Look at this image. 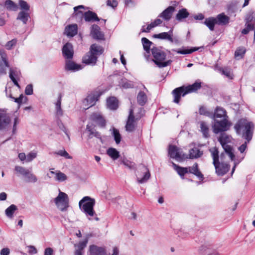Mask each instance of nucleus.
<instances>
[{
  "mask_svg": "<svg viewBox=\"0 0 255 255\" xmlns=\"http://www.w3.org/2000/svg\"><path fill=\"white\" fill-rule=\"evenodd\" d=\"M83 67L81 65L74 62L71 59L66 60L65 69L66 71L76 72L81 70Z\"/></svg>",
  "mask_w": 255,
  "mask_h": 255,
  "instance_id": "4468645a",
  "label": "nucleus"
},
{
  "mask_svg": "<svg viewBox=\"0 0 255 255\" xmlns=\"http://www.w3.org/2000/svg\"><path fill=\"white\" fill-rule=\"evenodd\" d=\"M231 136L228 135L226 133H222L218 138V140L224 148L225 153L228 155L232 161H234V166L233 167L232 173L234 172L236 165L239 164L244 158V155H243L240 159H236L235 155L233 152L232 147L228 144L232 141Z\"/></svg>",
  "mask_w": 255,
  "mask_h": 255,
  "instance_id": "f257e3e1",
  "label": "nucleus"
},
{
  "mask_svg": "<svg viewBox=\"0 0 255 255\" xmlns=\"http://www.w3.org/2000/svg\"><path fill=\"white\" fill-rule=\"evenodd\" d=\"M78 26L76 24L69 25L65 27V34L68 37H73L77 34Z\"/></svg>",
  "mask_w": 255,
  "mask_h": 255,
  "instance_id": "393cba45",
  "label": "nucleus"
},
{
  "mask_svg": "<svg viewBox=\"0 0 255 255\" xmlns=\"http://www.w3.org/2000/svg\"><path fill=\"white\" fill-rule=\"evenodd\" d=\"M203 154V151L198 147H194L189 151V157L190 159H196L200 157Z\"/></svg>",
  "mask_w": 255,
  "mask_h": 255,
  "instance_id": "c85d7f7f",
  "label": "nucleus"
},
{
  "mask_svg": "<svg viewBox=\"0 0 255 255\" xmlns=\"http://www.w3.org/2000/svg\"><path fill=\"white\" fill-rule=\"evenodd\" d=\"M221 71L222 72V73L226 77L230 79L232 78V74L230 69L228 68H223L221 69Z\"/></svg>",
  "mask_w": 255,
  "mask_h": 255,
  "instance_id": "0e129e2a",
  "label": "nucleus"
},
{
  "mask_svg": "<svg viewBox=\"0 0 255 255\" xmlns=\"http://www.w3.org/2000/svg\"><path fill=\"white\" fill-rule=\"evenodd\" d=\"M19 5L21 9H23V10H24L26 11H28L29 10V5L27 4V3L26 1H24V0H20L19 1Z\"/></svg>",
  "mask_w": 255,
  "mask_h": 255,
  "instance_id": "69168bd1",
  "label": "nucleus"
},
{
  "mask_svg": "<svg viewBox=\"0 0 255 255\" xmlns=\"http://www.w3.org/2000/svg\"><path fill=\"white\" fill-rule=\"evenodd\" d=\"M147 96L145 93L143 92L140 91L137 96V101L138 103L141 106H143L147 102Z\"/></svg>",
  "mask_w": 255,
  "mask_h": 255,
  "instance_id": "c03bdc74",
  "label": "nucleus"
},
{
  "mask_svg": "<svg viewBox=\"0 0 255 255\" xmlns=\"http://www.w3.org/2000/svg\"><path fill=\"white\" fill-rule=\"evenodd\" d=\"M54 154L64 157L66 159H72V158L65 149L56 151L54 152Z\"/></svg>",
  "mask_w": 255,
  "mask_h": 255,
  "instance_id": "13d9d810",
  "label": "nucleus"
},
{
  "mask_svg": "<svg viewBox=\"0 0 255 255\" xmlns=\"http://www.w3.org/2000/svg\"><path fill=\"white\" fill-rule=\"evenodd\" d=\"M63 56L66 60L72 59L74 55L73 47L70 43L64 44L62 49Z\"/></svg>",
  "mask_w": 255,
  "mask_h": 255,
  "instance_id": "f8f14e48",
  "label": "nucleus"
},
{
  "mask_svg": "<svg viewBox=\"0 0 255 255\" xmlns=\"http://www.w3.org/2000/svg\"><path fill=\"white\" fill-rule=\"evenodd\" d=\"M84 8V6L82 5L74 7V12L73 13V16L75 17L77 21H81L84 18V12L80 10Z\"/></svg>",
  "mask_w": 255,
  "mask_h": 255,
  "instance_id": "a878e982",
  "label": "nucleus"
},
{
  "mask_svg": "<svg viewBox=\"0 0 255 255\" xmlns=\"http://www.w3.org/2000/svg\"><path fill=\"white\" fill-rule=\"evenodd\" d=\"M214 118L215 119H228L226 111L223 108L220 107H217L216 109L214 114Z\"/></svg>",
  "mask_w": 255,
  "mask_h": 255,
  "instance_id": "c756f323",
  "label": "nucleus"
},
{
  "mask_svg": "<svg viewBox=\"0 0 255 255\" xmlns=\"http://www.w3.org/2000/svg\"><path fill=\"white\" fill-rule=\"evenodd\" d=\"M162 23V20L160 19H156L153 22H151L148 24L146 29H142V31L145 32H148L152 28Z\"/></svg>",
  "mask_w": 255,
  "mask_h": 255,
  "instance_id": "8fccbe9b",
  "label": "nucleus"
},
{
  "mask_svg": "<svg viewBox=\"0 0 255 255\" xmlns=\"http://www.w3.org/2000/svg\"><path fill=\"white\" fill-rule=\"evenodd\" d=\"M104 49L102 46L96 44H92L90 49V52L93 55H96L97 57L98 55L102 54Z\"/></svg>",
  "mask_w": 255,
  "mask_h": 255,
  "instance_id": "c9c22d12",
  "label": "nucleus"
},
{
  "mask_svg": "<svg viewBox=\"0 0 255 255\" xmlns=\"http://www.w3.org/2000/svg\"><path fill=\"white\" fill-rule=\"evenodd\" d=\"M189 15V13L187 9L186 8H182L178 11V12L176 15V18L177 20L180 21L182 19L187 17Z\"/></svg>",
  "mask_w": 255,
  "mask_h": 255,
  "instance_id": "de8ad7c7",
  "label": "nucleus"
},
{
  "mask_svg": "<svg viewBox=\"0 0 255 255\" xmlns=\"http://www.w3.org/2000/svg\"><path fill=\"white\" fill-rule=\"evenodd\" d=\"M225 156L224 153H222L220 155V161L216 163V164H214L216 173L219 176H222L225 174L229 170L230 165L223 161V159Z\"/></svg>",
  "mask_w": 255,
  "mask_h": 255,
  "instance_id": "9d476101",
  "label": "nucleus"
},
{
  "mask_svg": "<svg viewBox=\"0 0 255 255\" xmlns=\"http://www.w3.org/2000/svg\"><path fill=\"white\" fill-rule=\"evenodd\" d=\"M29 18V14L23 11H20L17 17V19L21 20L23 24H26Z\"/></svg>",
  "mask_w": 255,
  "mask_h": 255,
  "instance_id": "09e8293b",
  "label": "nucleus"
},
{
  "mask_svg": "<svg viewBox=\"0 0 255 255\" xmlns=\"http://www.w3.org/2000/svg\"><path fill=\"white\" fill-rule=\"evenodd\" d=\"M174 10V7L173 6H170L161 13L158 16L162 17L165 20L168 21L171 18L173 12Z\"/></svg>",
  "mask_w": 255,
  "mask_h": 255,
  "instance_id": "5701e85b",
  "label": "nucleus"
},
{
  "mask_svg": "<svg viewBox=\"0 0 255 255\" xmlns=\"http://www.w3.org/2000/svg\"><path fill=\"white\" fill-rule=\"evenodd\" d=\"M9 84L8 83L5 89V94L7 97L10 99L11 101L20 105L22 102V100L24 98V96L22 94L20 95L18 98H14L12 96L11 94V87L10 86Z\"/></svg>",
  "mask_w": 255,
  "mask_h": 255,
  "instance_id": "f3484780",
  "label": "nucleus"
},
{
  "mask_svg": "<svg viewBox=\"0 0 255 255\" xmlns=\"http://www.w3.org/2000/svg\"><path fill=\"white\" fill-rule=\"evenodd\" d=\"M168 154L171 158L175 159L177 161H181L188 158L187 156L183 153L180 149L175 145L169 146Z\"/></svg>",
  "mask_w": 255,
  "mask_h": 255,
  "instance_id": "1a4fd4ad",
  "label": "nucleus"
},
{
  "mask_svg": "<svg viewBox=\"0 0 255 255\" xmlns=\"http://www.w3.org/2000/svg\"><path fill=\"white\" fill-rule=\"evenodd\" d=\"M237 134H242L249 142L252 138L254 125L252 122L246 119H241L236 124L234 127Z\"/></svg>",
  "mask_w": 255,
  "mask_h": 255,
  "instance_id": "f03ea898",
  "label": "nucleus"
},
{
  "mask_svg": "<svg viewBox=\"0 0 255 255\" xmlns=\"http://www.w3.org/2000/svg\"><path fill=\"white\" fill-rule=\"evenodd\" d=\"M173 167L174 169L177 171L178 174L181 176H183L185 174L188 173V167H182L175 163L172 162Z\"/></svg>",
  "mask_w": 255,
  "mask_h": 255,
  "instance_id": "a19ab883",
  "label": "nucleus"
},
{
  "mask_svg": "<svg viewBox=\"0 0 255 255\" xmlns=\"http://www.w3.org/2000/svg\"><path fill=\"white\" fill-rule=\"evenodd\" d=\"M231 126V123L228 119H224L221 120L214 119L212 128L213 131L215 134L228 130Z\"/></svg>",
  "mask_w": 255,
  "mask_h": 255,
  "instance_id": "423d86ee",
  "label": "nucleus"
},
{
  "mask_svg": "<svg viewBox=\"0 0 255 255\" xmlns=\"http://www.w3.org/2000/svg\"><path fill=\"white\" fill-rule=\"evenodd\" d=\"M84 18L86 22H93L99 20V18L96 13L90 10L84 12Z\"/></svg>",
  "mask_w": 255,
  "mask_h": 255,
  "instance_id": "7c9ffc66",
  "label": "nucleus"
},
{
  "mask_svg": "<svg viewBox=\"0 0 255 255\" xmlns=\"http://www.w3.org/2000/svg\"><path fill=\"white\" fill-rule=\"evenodd\" d=\"M5 7L9 10H16L17 9V5L11 0H7L5 2Z\"/></svg>",
  "mask_w": 255,
  "mask_h": 255,
  "instance_id": "864d4df0",
  "label": "nucleus"
},
{
  "mask_svg": "<svg viewBox=\"0 0 255 255\" xmlns=\"http://www.w3.org/2000/svg\"><path fill=\"white\" fill-rule=\"evenodd\" d=\"M88 240L87 238L84 241L80 242L78 244H75V255H82V250L86 247Z\"/></svg>",
  "mask_w": 255,
  "mask_h": 255,
  "instance_id": "cd10ccee",
  "label": "nucleus"
},
{
  "mask_svg": "<svg viewBox=\"0 0 255 255\" xmlns=\"http://www.w3.org/2000/svg\"><path fill=\"white\" fill-rule=\"evenodd\" d=\"M16 42L17 40L15 39L9 41L5 45L6 48L8 50L11 49L12 47L16 44Z\"/></svg>",
  "mask_w": 255,
  "mask_h": 255,
  "instance_id": "774afa93",
  "label": "nucleus"
},
{
  "mask_svg": "<svg viewBox=\"0 0 255 255\" xmlns=\"http://www.w3.org/2000/svg\"><path fill=\"white\" fill-rule=\"evenodd\" d=\"M201 88V82L196 81L192 85L187 87H180L175 89L172 91V94L174 97L173 102L175 103H178L181 96L183 97L189 93L196 91Z\"/></svg>",
  "mask_w": 255,
  "mask_h": 255,
  "instance_id": "7ed1b4c3",
  "label": "nucleus"
},
{
  "mask_svg": "<svg viewBox=\"0 0 255 255\" xmlns=\"http://www.w3.org/2000/svg\"><path fill=\"white\" fill-rule=\"evenodd\" d=\"M120 85L125 89L132 88L134 87V83L131 81H129L127 79H122L119 82Z\"/></svg>",
  "mask_w": 255,
  "mask_h": 255,
  "instance_id": "a18cd8bd",
  "label": "nucleus"
},
{
  "mask_svg": "<svg viewBox=\"0 0 255 255\" xmlns=\"http://www.w3.org/2000/svg\"><path fill=\"white\" fill-rule=\"evenodd\" d=\"M91 119L101 127L105 126V120L99 113H94L91 116Z\"/></svg>",
  "mask_w": 255,
  "mask_h": 255,
  "instance_id": "b1692460",
  "label": "nucleus"
},
{
  "mask_svg": "<svg viewBox=\"0 0 255 255\" xmlns=\"http://www.w3.org/2000/svg\"><path fill=\"white\" fill-rule=\"evenodd\" d=\"M28 169L25 168L22 166H16L14 168V170L18 176L21 175L24 176L25 174L27 173Z\"/></svg>",
  "mask_w": 255,
  "mask_h": 255,
  "instance_id": "603ef678",
  "label": "nucleus"
},
{
  "mask_svg": "<svg viewBox=\"0 0 255 255\" xmlns=\"http://www.w3.org/2000/svg\"><path fill=\"white\" fill-rule=\"evenodd\" d=\"M10 119L4 111L0 110V130L6 129L10 123Z\"/></svg>",
  "mask_w": 255,
  "mask_h": 255,
  "instance_id": "9b49d317",
  "label": "nucleus"
},
{
  "mask_svg": "<svg viewBox=\"0 0 255 255\" xmlns=\"http://www.w3.org/2000/svg\"><path fill=\"white\" fill-rule=\"evenodd\" d=\"M135 175L137 181L139 184L146 182L150 177V174L148 168L142 164L138 166Z\"/></svg>",
  "mask_w": 255,
  "mask_h": 255,
  "instance_id": "6e6552de",
  "label": "nucleus"
},
{
  "mask_svg": "<svg viewBox=\"0 0 255 255\" xmlns=\"http://www.w3.org/2000/svg\"><path fill=\"white\" fill-rule=\"evenodd\" d=\"M216 24L219 25H225L229 23L230 17L225 15L224 13H221L215 17Z\"/></svg>",
  "mask_w": 255,
  "mask_h": 255,
  "instance_id": "412c9836",
  "label": "nucleus"
},
{
  "mask_svg": "<svg viewBox=\"0 0 255 255\" xmlns=\"http://www.w3.org/2000/svg\"><path fill=\"white\" fill-rule=\"evenodd\" d=\"M113 135L114 137L116 143H120L121 140V136L119 130L115 128H113Z\"/></svg>",
  "mask_w": 255,
  "mask_h": 255,
  "instance_id": "4d7b16f0",
  "label": "nucleus"
},
{
  "mask_svg": "<svg viewBox=\"0 0 255 255\" xmlns=\"http://www.w3.org/2000/svg\"><path fill=\"white\" fill-rule=\"evenodd\" d=\"M20 76V71L17 69H10L9 72V78L13 82V84L17 87L19 89L20 88L19 84L18 83L16 79H18Z\"/></svg>",
  "mask_w": 255,
  "mask_h": 255,
  "instance_id": "4be33fe9",
  "label": "nucleus"
},
{
  "mask_svg": "<svg viewBox=\"0 0 255 255\" xmlns=\"http://www.w3.org/2000/svg\"><path fill=\"white\" fill-rule=\"evenodd\" d=\"M107 154L114 160L117 159L120 156L119 152L114 148H109L107 150Z\"/></svg>",
  "mask_w": 255,
  "mask_h": 255,
  "instance_id": "3c124183",
  "label": "nucleus"
},
{
  "mask_svg": "<svg viewBox=\"0 0 255 255\" xmlns=\"http://www.w3.org/2000/svg\"><path fill=\"white\" fill-rule=\"evenodd\" d=\"M90 34L94 39L97 40L104 39V34L101 31L100 27L96 24H93L91 26Z\"/></svg>",
  "mask_w": 255,
  "mask_h": 255,
  "instance_id": "2eb2a0df",
  "label": "nucleus"
},
{
  "mask_svg": "<svg viewBox=\"0 0 255 255\" xmlns=\"http://www.w3.org/2000/svg\"><path fill=\"white\" fill-rule=\"evenodd\" d=\"M107 107L111 110H116L118 108V101L115 97H111L107 100Z\"/></svg>",
  "mask_w": 255,
  "mask_h": 255,
  "instance_id": "4c0bfd02",
  "label": "nucleus"
},
{
  "mask_svg": "<svg viewBox=\"0 0 255 255\" xmlns=\"http://www.w3.org/2000/svg\"><path fill=\"white\" fill-rule=\"evenodd\" d=\"M122 162L126 166L130 169H134L135 168V164L133 162L124 159L123 160Z\"/></svg>",
  "mask_w": 255,
  "mask_h": 255,
  "instance_id": "680f3d73",
  "label": "nucleus"
},
{
  "mask_svg": "<svg viewBox=\"0 0 255 255\" xmlns=\"http://www.w3.org/2000/svg\"><path fill=\"white\" fill-rule=\"evenodd\" d=\"M82 61L86 64L94 65L97 62V57L89 51L83 57Z\"/></svg>",
  "mask_w": 255,
  "mask_h": 255,
  "instance_id": "6ab92c4d",
  "label": "nucleus"
},
{
  "mask_svg": "<svg viewBox=\"0 0 255 255\" xmlns=\"http://www.w3.org/2000/svg\"><path fill=\"white\" fill-rule=\"evenodd\" d=\"M25 180L26 182L28 183H35L37 181V178L31 171L29 169L27 171V173L25 174L24 176Z\"/></svg>",
  "mask_w": 255,
  "mask_h": 255,
  "instance_id": "e433bc0d",
  "label": "nucleus"
},
{
  "mask_svg": "<svg viewBox=\"0 0 255 255\" xmlns=\"http://www.w3.org/2000/svg\"><path fill=\"white\" fill-rule=\"evenodd\" d=\"M1 59H0V73H5L6 67L9 65L7 59L6 54L3 51H0Z\"/></svg>",
  "mask_w": 255,
  "mask_h": 255,
  "instance_id": "a211bd4d",
  "label": "nucleus"
},
{
  "mask_svg": "<svg viewBox=\"0 0 255 255\" xmlns=\"http://www.w3.org/2000/svg\"><path fill=\"white\" fill-rule=\"evenodd\" d=\"M61 95H59L56 102L55 103L56 114L58 117H61L63 115V111L61 107Z\"/></svg>",
  "mask_w": 255,
  "mask_h": 255,
  "instance_id": "79ce46f5",
  "label": "nucleus"
},
{
  "mask_svg": "<svg viewBox=\"0 0 255 255\" xmlns=\"http://www.w3.org/2000/svg\"><path fill=\"white\" fill-rule=\"evenodd\" d=\"M50 172L51 174L55 175L54 179L57 182H62L65 181L68 178L65 174L59 170H56L55 171H50Z\"/></svg>",
  "mask_w": 255,
  "mask_h": 255,
  "instance_id": "2f4dec72",
  "label": "nucleus"
},
{
  "mask_svg": "<svg viewBox=\"0 0 255 255\" xmlns=\"http://www.w3.org/2000/svg\"><path fill=\"white\" fill-rule=\"evenodd\" d=\"M188 168L189 173L194 174L199 179L202 180L203 179V175L199 170L198 164L197 163H195L192 166L189 167Z\"/></svg>",
  "mask_w": 255,
  "mask_h": 255,
  "instance_id": "473e14b6",
  "label": "nucleus"
},
{
  "mask_svg": "<svg viewBox=\"0 0 255 255\" xmlns=\"http://www.w3.org/2000/svg\"><path fill=\"white\" fill-rule=\"evenodd\" d=\"M199 114L202 115H204L207 117H209L211 116V113L209 112L206 108L204 107H201L199 109Z\"/></svg>",
  "mask_w": 255,
  "mask_h": 255,
  "instance_id": "338daca9",
  "label": "nucleus"
},
{
  "mask_svg": "<svg viewBox=\"0 0 255 255\" xmlns=\"http://www.w3.org/2000/svg\"><path fill=\"white\" fill-rule=\"evenodd\" d=\"M246 52V49L243 47L238 48L235 52L236 57H242Z\"/></svg>",
  "mask_w": 255,
  "mask_h": 255,
  "instance_id": "052dcab7",
  "label": "nucleus"
},
{
  "mask_svg": "<svg viewBox=\"0 0 255 255\" xmlns=\"http://www.w3.org/2000/svg\"><path fill=\"white\" fill-rule=\"evenodd\" d=\"M254 30V24H245V28L242 30L243 34H247L250 31Z\"/></svg>",
  "mask_w": 255,
  "mask_h": 255,
  "instance_id": "bf43d9fd",
  "label": "nucleus"
},
{
  "mask_svg": "<svg viewBox=\"0 0 255 255\" xmlns=\"http://www.w3.org/2000/svg\"><path fill=\"white\" fill-rule=\"evenodd\" d=\"M93 137H95L97 138H99L102 141V137L100 133L98 131H97L95 129H93L90 130V132L89 133L88 135V139L92 138Z\"/></svg>",
  "mask_w": 255,
  "mask_h": 255,
  "instance_id": "5fc2aeb1",
  "label": "nucleus"
},
{
  "mask_svg": "<svg viewBox=\"0 0 255 255\" xmlns=\"http://www.w3.org/2000/svg\"><path fill=\"white\" fill-rule=\"evenodd\" d=\"M95 204V200L89 196L84 197L79 202V208L90 220L91 219L89 217H93L96 214L94 210Z\"/></svg>",
  "mask_w": 255,
  "mask_h": 255,
  "instance_id": "20e7f679",
  "label": "nucleus"
},
{
  "mask_svg": "<svg viewBox=\"0 0 255 255\" xmlns=\"http://www.w3.org/2000/svg\"><path fill=\"white\" fill-rule=\"evenodd\" d=\"M99 95L95 94H90L88 95L83 101V105L85 107V109H88L90 107L94 106L98 100Z\"/></svg>",
  "mask_w": 255,
  "mask_h": 255,
  "instance_id": "ddd939ff",
  "label": "nucleus"
},
{
  "mask_svg": "<svg viewBox=\"0 0 255 255\" xmlns=\"http://www.w3.org/2000/svg\"><path fill=\"white\" fill-rule=\"evenodd\" d=\"M37 156V153L33 151L29 152L26 155V162H29L33 160Z\"/></svg>",
  "mask_w": 255,
  "mask_h": 255,
  "instance_id": "e2e57ef3",
  "label": "nucleus"
},
{
  "mask_svg": "<svg viewBox=\"0 0 255 255\" xmlns=\"http://www.w3.org/2000/svg\"><path fill=\"white\" fill-rule=\"evenodd\" d=\"M197 50H198V48H195L190 49H180V50L173 49V51L177 52L178 54H187L192 53V52H193Z\"/></svg>",
  "mask_w": 255,
  "mask_h": 255,
  "instance_id": "6e6d98bb",
  "label": "nucleus"
},
{
  "mask_svg": "<svg viewBox=\"0 0 255 255\" xmlns=\"http://www.w3.org/2000/svg\"><path fill=\"white\" fill-rule=\"evenodd\" d=\"M200 125V131L204 137L207 138L209 136V127L208 124L204 121H201L199 123Z\"/></svg>",
  "mask_w": 255,
  "mask_h": 255,
  "instance_id": "72a5a7b5",
  "label": "nucleus"
},
{
  "mask_svg": "<svg viewBox=\"0 0 255 255\" xmlns=\"http://www.w3.org/2000/svg\"><path fill=\"white\" fill-rule=\"evenodd\" d=\"M172 34V30H170L167 32H161L159 34H155L153 35V37L155 38H158L160 39L167 40L168 41L171 40V35Z\"/></svg>",
  "mask_w": 255,
  "mask_h": 255,
  "instance_id": "f704fd0d",
  "label": "nucleus"
},
{
  "mask_svg": "<svg viewBox=\"0 0 255 255\" xmlns=\"http://www.w3.org/2000/svg\"><path fill=\"white\" fill-rule=\"evenodd\" d=\"M135 119L133 116V111L130 110L126 126V130L129 132L132 131L135 128Z\"/></svg>",
  "mask_w": 255,
  "mask_h": 255,
  "instance_id": "dca6fc26",
  "label": "nucleus"
},
{
  "mask_svg": "<svg viewBox=\"0 0 255 255\" xmlns=\"http://www.w3.org/2000/svg\"><path fill=\"white\" fill-rule=\"evenodd\" d=\"M141 42L143 45V49L145 51L144 56L147 59L149 56L150 48L151 45L152 44V42L145 37H143L141 39Z\"/></svg>",
  "mask_w": 255,
  "mask_h": 255,
  "instance_id": "bb28decb",
  "label": "nucleus"
},
{
  "mask_svg": "<svg viewBox=\"0 0 255 255\" xmlns=\"http://www.w3.org/2000/svg\"><path fill=\"white\" fill-rule=\"evenodd\" d=\"M200 255H217V253L206 246H201L199 249Z\"/></svg>",
  "mask_w": 255,
  "mask_h": 255,
  "instance_id": "58836bf2",
  "label": "nucleus"
},
{
  "mask_svg": "<svg viewBox=\"0 0 255 255\" xmlns=\"http://www.w3.org/2000/svg\"><path fill=\"white\" fill-rule=\"evenodd\" d=\"M210 152H211V156L212 157L213 162V164H216V163L220 161H219V151L216 147H212L210 149Z\"/></svg>",
  "mask_w": 255,
  "mask_h": 255,
  "instance_id": "49530a36",
  "label": "nucleus"
},
{
  "mask_svg": "<svg viewBox=\"0 0 255 255\" xmlns=\"http://www.w3.org/2000/svg\"><path fill=\"white\" fill-rule=\"evenodd\" d=\"M17 210V207L14 204L11 205L5 210V215L9 219H12L15 211Z\"/></svg>",
  "mask_w": 255,
  "mask_h": 255,
  "instance_id": "37998d69",
  "label": "nucleus"
},
{
  "mask_svg": "<svg viewBox=\"0 0 255 255\" xmlns=\"http://www.w3.org/2000/svg\"><path fill=\"white\" fill-rule=\"evenodd\" d=\"M204 24L206 25L211 31L214 30L215 25L217 24L215 18L214 17H210L206 18Z\"/></svg>",
  "mask_w": 255,
  "mask_h": 255,
  "instance_id": "ea45409f",
  "label": "nucleus"
},
{
  "mask_svg": "<svg viewBox=\"0 0 255 255\" xmlns=\"http://www.w3.org/2000/svg\"><path fill=\"white\" fill-rule=\"evenodd\" d=\"M151 51L154 58L152 60L159 68L166 67L171 63L172 61L171 60L164 61L166 54L161 49L156 47H153Z\"/></svg>",
  "mask_w": 255,
  "mask_h": 255,
  "instance_id": "39448f33",
  "label": "nucleus"
},
{
  "mask_svg": "<svg viewBox=\"0 0 255 255\" xmlns=\"http://www.w3.org/2000/svg\"><path fill=\"white\" fill-rule=\"evenodd\" d=\"M89 255H106V251L103 247L91 245L89 247Z\"/></svg>",
  "mask_w": 255,
  "mask_h": 255,
  "instance_id": "aec40b11",
  "label": "nucleus"
},
{
  "mask_svg": "<svg viewBox=\"0 0 255 255\" xmlns=\"http://www.w3.org/2000/svg\"><path fill=\"white\" fill-rule=\"evenodd\" d=\"M54 202L58 209L61 211H65L69 207V197L65 193L59 191Z\"/></svg>",
  "mask_w": 255,
  "mask_h": 255,
  "instance_id": "0eeeda50",
  "label": "nucleus"
}]
</instances>
